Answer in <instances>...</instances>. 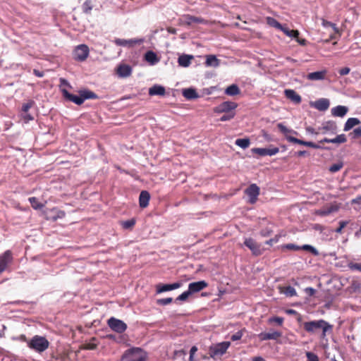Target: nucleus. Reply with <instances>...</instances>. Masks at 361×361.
Here are the masks:
<instances>
[{
    "instance_id": "f257e3e1",
    "label": "nucleus",
    "mask_w": 361,
    "mask_h": 361,
    "mask_svg": "<svg viewBox=\"0 0 361 361\" xmlns=\"http://www.w3.org/2000/svg\"><path fill=\"white\" fill-rule=\"evenodd\" d=\"M303 328L309 334H314L322 331L320 338H326L328 334H331L333 331V325L324 319L313 320L305 322L303 323Z\"/></svg>"
},
{
    "instance_id": "f03ea898",
    "label": "nucleus",
    "mask_w": 361,
    "mask_h": 361,
    "mask_svg": "<svg viewBox=\"0 0 361 361\" xmlns=\"http://www.w3.org/2000/svg\"><path fill=\"white\" fill-rule=\"evenodd\" d=\"M63 96L66 100L72 102L78 105H81L86 99H98L97 94L94 92L84 89L78 91L79 96L71 94L66 89L61 88Z\"/></svg>"
},
{
    "instance_id": "7ed1b4c3",
    "label": "nucleus",
    "mask_w": 361,
    "mask_h": 361,
    "mask_svg": "<svg viewBox=\"0 0 361 361\" xmlns=\"http://www.w3.org/2000/svg\"><path fill=\"white\" fill-rule=\"evenodd\" d=\"M27 346L37 353H42L49 348V342L45 337L36 335L27 342Z\"/></svg>"
},
{
    "instance_id": "20e7f679",
    "label": "nucleus",
    "mask_w": 361,
    "mask_h": 361,
    "mask_svg": "<svg viewBox=\"0 0 361 361\" xmlns=\"http://www.w3.org/2000/svg\"><path fill=\"white\" fill-rule=\"evenodd\" d=\"M145 359L146 353L140 348L128 350L122 357V360L125 361H145Z\"/></svg>"
},
{
    "instance_id": "39448f33",
    "label": "nucleus",
    "mask_w": 361,
    "mask_h": 361,
    "mask_svg": "<svg viewBox=\"0 0 361 361\" xmlns=\"http://www.w3.org/2000/svg\"><path fill=\"white\" fill-rule=\"evenodd\" d=\"M230 345L231 343L229 341H224L211 346L209 348L210 357L214 358L215 357L223 355L226 352Z\"/></svg>"
},
{
    "instance_id": "423d86ee",
    "label": "nucleus",
    "mask_w": 361,
    "mask_h": 361,
    "mask_svg": "<svg viewBox=\"0 0 361 361\" xmlns=\"http://www.w3.org/2000/svg\"><path fill=\"white\" fill-rule=\"evenodd\" d=\"M107 324L111 330L118 334H122L127 329V324L123 321L114 317L108 319Z\"/></svg>"
},
{
    "instance_id": "0eeeda50",
    "label": "nucleus",
    "mask_w": 361,
    "mask_h": 361,
    "mask_svg": "<svg viewBox=\"0 0 361 361\" xmlns=\"http://www.w3.org/2000/svg\"><path fill=\"white\" fill-rule=\"evenodd\" d=\"M13 260V254L9 250L0 255V274L7 269L8 266L12 264Z\"/></svg>"
},
{
    "instance_id": "6e6552de",
    "label": "nucleus",
    "mask_w": 361,
    "mask_h": 361,
    "mask_svg": "<svg viewBox=\"0 0 361 361\" xmlns=\"http://www.w3.org/2000/svg\"><path fill=\"white\" fill-rule=\"evenodd\" d=\"M238 104L234 102L226 101L214 108V112L217 114L235 112Z\"/></svg>"
},
{
    "instance_id": "1a4fd4ad",
    "label": "nucleus",
    "mask_w": 361,
    "mask_h": 361,
    "mask_svg": "<svg viewBox=\"0 0 361 361\" xmlns=\"http://www.w3.org/2000/svg\"><path fill=\"white\" fill-rule=\"evenodd\" d=\"M244 245L251 250L254 255L256 256L262 255L264 251L262 245L251 238H245Z\"/></svg>"
},
{
    "instance_id": "9d476101",
    "label": "nucleus",
    "mask_w": 361,
    "mask_h": 361,
    "mask_svg": "<svg viewBox=\"0 0 361 361\" xmlns=\"http://www.w3.org/2000/svg\"><path fill=\"white\" fill-rule=\"evenodd\" d=\"M144 42L143 39L135 38L130 39H124L116 38L114 40V43L117 46L126 47L128 48L134 47L137 45H140Z\"/></svg>"
},
{
    "instance_id": "9b49d317",
    "label": "nucleus",
    "mask_w": 361,
    "mask_h": 361,
    "mask_svg": "<svg viewBox=\"0 0 361 361\" xmlns=\"http://www.w3.org/2000/svg\"><path fill=\"white\" fill-rule=\"evenodd\" d=\"M89 55V48L85 44L78 45L74 50V58L80 61H85Z\"/></svg>"
},
{
    "instance_id": "f8f14e48",
    "label": "nucleus",
    "mask_w": 361,
    "mask_h": 361,
    "mask_svg": "<svg viewBox=\"0 0 361 361\" xmlns=\"http://www.w3.org/2000/svg\"><path fill=\"white\" fill-rule=\"evenodd\" d=\"M245 194L249 197V202L254 204L257 200V197L259 195V188L255 183L251 184L245 190Z\"/></svg>"
},
{
    "instance_id": "ddd939ff",
    "label": "nucleus",
    "mask_w": 361,
    "mask_h": 361,
    "mask_svg": "<svg viewBox=\"0 0 361 361\" xmlns=\"http://www.w3.org/2000/svg\"><path fill=\"white\" fill-rule=\"evenodd\" d=\"M252 152L256 154L265 157V156H272L276 154L279 152L278 147H266V148H254L252 149Z\"/></svg>"
},
{
    "instance_id": "4468645a",
    "label": "nucleus",
    "mask_w": 361,
    "mask_h": 361,
    "mask_svg": "<svg viewBox=\"0 0 361 361\" xmlns=\"http://www.w3.org/2000/svg\"><path fill=\"white\" fill-rule=\"evenodd\" d=\"M208 286V283L205 281H199L189 283L188 290L191 294H194L201 291Z\"/></svg>"
},
{
    "instance_id": "2eb2a0df",
    "label": "nucleus",
    "mask_w": 361,
    "mask_h": 361,
    "mask_svg": "<svg viewBox=\"0 0 361 361\" xmlns=\"http://www.w3.org/2000/svg\"><path fill=\"white\" fill-rule=\"evenodd\" d=\"M282 336L281 332L278 331H271V332H262L258 334V337L260 341H267V340H277Z\"/></svg>"
},
{
    "instance_id": "dca6fc26",
    "label": "nucleus",
    "mask_w": 361,
    "mask_h": 361,
    "mask_svg": "<svg viewBox=\"0 0 361 361\" xmlns=\"http://www.w3.org/2000/svg\"><path fill=\"white\" fill-rule=\"evenodd\" d=\"M181 286V283L176 282L171 284L159 283L157 286V293H161L166 291L173 290L179 288Z\"/></svg>"
},
{
    "instance_id": "f3484780",
    "label": "nucleus",
    "mask_w": 361,
    "mask_h": 361,
    "mask_svg": "<svg viewBox=\"0 0 361 361\" xmlns=\"http://www.w3.org/2000/svg\"><path fill=\"white\" fill-rule=\"evenodd\" d=\"M285 97L295 104H299L302 102V98L294 90L286 89L284 90Z\"/></svg>"
},
{
    "instance_id": "a211bd4d",
    "label": "nucleus",
    "mask_w": 361,
    "mask_h": 361,
    "mask_svg": "<svg viewBox=\"0 0 361 361\" xmlns=\"http://www.w3.org/2000/svg\"><path fill=\"white\" fill-rule=\"evenodd\" d=\"M132 68L127 64H121L117 67L116 73L121 78H126L131 75Z\"/></svg>"
},
{
    "instance_id": "6ab92c4d",
    "label": "nucleus",
    "mask_w": 361,
    "mask_h": 361,
    "mask_svg": "<svg viewBox=\"0 0 361 361\" xmlns=\"http://www.w3.org/2000/svg\"><path fill=\"white\" fill-rule=\"evenodd\" d=\"M150 199V195L148 191H141L139 196V204L141 208H145L148 206Z\"/></svg>"
},
{
    "instance_id": "aec40b11",
    "label": "nucleus",
    "mask_w": 361,
    "mask_h": 361,
    "mask_svg": "<svg viewBox=\"0 0 361 361\" xmlns=\"http://www.w3.org/2000/svg\"><path fill=\"white\" fill-rule=\"evenodd\" d=\"M339 209H340V207L338 204H333L327 208H324V209L318 210L317 212V214L318 215L325 216H328L329 214H330L333 212H336L338 211Z\"/></svg>"
},
{
    "instance_id": "412c9836",
    "label": "nucleus",
    "mask_w": 361,
    "mask_h": 361,
    "mask_svg": "<svg viewBox=\"0 0 361 361\" xmlns=\"http://www.w3.org/2000/svg\"><path fill=\"white\" fill-rule=\"evenodd\" d=\"M330 105L329 101L327 99L322 98L317 100L314 106L319 111H326L329 109Z\"/></svg>"
},
{
    "instance_id": "4be33fe9",
    "label": "nucleus",
    "mask_w": 361,
    "mask_h": 361,
    "mask_svg": "<svg viewBox=\"0 0 361 361\" xmlns=\"http://www.w3.org/2000/svg\"><path fill=\"white\" fill-rule=\"evenodd\" d=\"M166 94L165 88L159 85H154L149 89V94L150 96L159 95L164 96Z\"/></svg>"
},
{
    "instance_id": "5701e85b",
    "label": "nucleus",
    "mask_w": 361,
    "mask_h": 361,
    "mask_svg": "<svg viewBox=\"0 0 361 361\" xmlns=\"http://www.w3.org/2000/svg\"><path fill=\"white\" fill-rule=\"evenodd\" d=\"M193 58L192 55L183 54L178 59V65L182 67H188L191 64Z\"/></svg>"
},
{
    "instance_id": "b1692460",
    "label": "nucleus",
    "mask_w": 361,
    "mask_h": 361,
    "mask_svg": "<svg viewBox=\"0 0 361 361\" xmlns=\"http://www.w3.org/2000/svg\"><path fill=\"white\" fill-rule=\"evenodd\" d=\"M348 110L346 106L338 105L331 109V114L334 116L343 117L347 114Z\"/></svg>"
},
{
    "instance_id": "393cba45",
    "label": "nucleus",
    "mask_w": 361,
    "mask_h": 361,
    "mask_svg": "<svg viewBox=\"0 0 361 361\" xmlns=\"http://www.w3.org/2000/svg\"><path fill=\"white\" fill-rule=\"evenodd\" d=\"M326 73V71L312 72L309 73L307 78L310 80H323L325 78Z\"/></svg>"
},
{
    "instance_id": "a878e982",
    "label": "nucleus",
    "mask_w": 361,
    "mask_h": 361,
    "mask_svg": "<svg viewBox=\"0 0 361 361\" xmlns=\"http://www.w3.org/2000/svg\"><path fill=\"white\" fill-rule=\"evenodd\" d=\"M220 64V61L215 55H207L206 56L205 65L207 66L218 67Z\"/></svg>"
},
{
    "instance_id": "bb28decb",
    "label": "nucleus",
    "mask_w": 361,
    "mask_h": 361,
    "mask_svg": "<svg viewBox=\"0 0 361 361\" xmlns=\"http://www.w3.org/2000/svg\"><path fill=\"white\" fill-rule=\"evenodd\" d=\"M96 0H86L82 5V10L85 14H90Z\"/></svg>"
},
{
    "instance_id": "cd10ccee",
    "label": "nucleus",
    "mask_w": 361,
    "mask_h": 361,
    "mask_svg": "<svg viewBox=\"0 0 361 361\" xmlns=\"http://www.w3.org/2000/svg\"><path fill=\"white\" fill-rule=\"evenodd\" d=\"M183 95L187 99H194L199 97L196 90L192 88H188V89L183 90Z\"/></svg>"
},
{
    "instance_id": "c85d7f7f",
    "label": "nucleus",
    "mask_w": 361,
    "mask_h": 361,
    "mask_svg": "<svg viewBox=\"0 0 361 361\" xmlns=\"http://www.w3.org/2000/svg\"><path fill=\"white\" fill-rule=\"evenodd\" d=\"M145 59L151 64H155L159 61L157 54L152 51H148L145 54Z\"/></svg>"
},
{
    "instance_id": "c756f323",
    "label": "nucleus",
    "mask_w": 361,
    "mask_h": 361,
    "mask_svg": "<svg viewBox=\"0 0 361 361\" xmlns=\"http://www.w3.org/2000/svg\"><path fill=\"white\" fill-rule=\"evenodd\" d=\"M360 120L357 118H350L347 120V121L345 123L344 126V130L348 131L351 128H353L356 125H358L360 123Z\"/></svg>"
},
{
    "instance_id": "7c9ffc66",
    "label": "nucleus",
    "mask_w": 361,
    "mask_h": 361,
    "mask_svg": "<svg viewBox=\"0 0 361 361\" xmlns=\"http://www.w3.org/2000/svg\"><path fill=\"white\" fill-rule=\"evenodd\" d=\"M323 142L327 143H344L346 142V137L344 134L337 135L334 139L324 138Z\"/></svg>"
},
{
    "instance_id": "2f4dec72",
    "label": "nucleus",
    "mask_w": 361,
    "mask_h": 361,
    "mask_svg": "<svg viewBox=\"0 0 361 361\" xmlns=\"http://www.w3.org/2000/svg\"><path fill=\"white\" fill-rule=\"evenodd\" d=\"M225 93L229 96H235L240 93V89L236 85H231L225 90Z\"/></svg>"
},
{
    "instance_id": "473e14b6",
    "label": "nucleus",
    "mask_w": 361,
    "mask_h": 361,
    "mask_svg": "<svg viewBox=\"0 0 361 361\" xmlns=\"http://www.w3.org/2000/svg\"><path fill=\"white\" fill-rule=\"evenodd\" d=\"M281 30L286 35L293 38H298L300 35L299 31L297 30H289L288 27H283Z\"/></svg>"
},
{
    "instance_id": "72a5a7b5",
    "label": "nucleus",
    "mask_w": 361,
    "mask_h": 361,
    "mask_svg": "<svg viewBox=\"0 0 361 361\" xmlns=\"http://www.w3.org/2000/svg\"><path fill=\"white\" fill-rule=\"evenodd\" d=\"M336 128V123L333 121H329L323 124V129L326 131H335Z\"/></svg>"
},
{
    "instance_id": "f704fd0d",
    "label": "nucleus",
    "mask_w": 361,
    "mask_h": 361,
    "mask_svg": "<svg viewBox=\"0 0 361 361\" xmlns=\"http://www.w3.org/2000/svg\"><path fill=\"white\" fill-rule=\"evenodd\" d=\"M289 140L295 142V143H298V144H300V145H303L305 146H308V147H316L317 145L312 142H306V141H303V140H299L298 138H295V137H290L288 138Z\"/></svg>"
},
{
    "instance_id": "c9c22d12",
    "label": "nucleus",
    "mask_w": 361,
    "mask_h": 361,
    "mask_svg": "<svg viewBox=\"0 0 361 361\" xmlns=\"http://www.w3.org/2000/svg\"><path fill=\"white\" fill-rule=\"evenodd\" d=\"M235 145L245 149L249 147L250 141L248 138L237 139L235 142Z\"/></svg>"
},
{
    "instance_id": "e433bc0d",
    "label": "nucleus",
    "mask_w": 361,
    "mask_h": 361,
    "mask_svg": "<svg viewBox=\"0 0 361 361\" xmlns=\"http://www.w3.org/2000/svg\"><path fill=\"white\" fill-rule=\"evenodd\" d=\"M283 293L287 297H293L297 295L295 289L290 286H286Z\"/></svg>"
},
{
    "instance_id": "4c0bfd02",
    "label": "nucleus",
    "mask_w": 361,
    "mask_h": 361,
    "mask_svg": "<svg viewBox=\"0 0 361 361\" xmlns=\"http://www.w3.org/2000/svg\"><path fill=\"white\" fill-rule=\"evenodd\" d=\"M135 220L134 219H130L121 222V226L124 229H130L135 226Z\"/></svg>"
},
{
    "instance_id": "58836bf2",
    "label": "nucleus",
    "mask_w": 361,
    "mask_h": 361,
    "mask_svg": "<svg viewBox=\"0 0 361 361\" xmlns=\"http://www.w3.org/2000/svg\"><path fill=\"white\" fill-rule=\"evenodd\" d=\"M29 202L35 209H41L43 207V204L39 202L35 197H30Z\"/></svg>"
},
{
    "instance_id": "ea45409f",
    "label": "nucleus",
    "mask_w": 361,
    "mask_h": 361,
    "mask_svg": "<svg viewBox=\"0 0 361 361\" xmlns=\"http://www.w3.org/2000/svg\"><path fill=\"white\" fill-rule=\"evenodd\" d=\"M300 250L309 251L314 256L319 255L318 250L314 247L310 245H304L301 247Z\"/></svg>"
},
{
    "instance_id": "a19ab883",
    "label": "nucleus",
    "mask_w": 361,
    "mask_h": 361,
    "mask_svg": "<svg viewBox=\"0 0 361 361\" xmlns=\"http://www.w3.org/2000/svg\"><path fill=\"white\" fill-rule=\"evenodd\" d=\"M343 166V164L342 161H338L333 165H331L330 167H329V171L331 172V173H335V172H337L339 170L341 169V168Z\"/></svg>"
},
{
    "instance_id": "79ce46f5",
    "label": "nucleus",
    "mask_w": 361,
    "mask_h": 361,
    "mask_svg": "<svg viewBox=\"0 0 361 361\" xmlns=\"http://www.w3.org/2000/svg\"><path fill=\"white\" fill-rule=\"evenodd\" d=\"M322 25L324 26V27H331L334 30L335 32H338V27H336V25L330 22V21H328L326 20H325L324 18H322Z\"/></svg>"
},
{
    "instance_id": "37998d69",
    "label": "nucleus",
    "mask_w": 361,
    "mask_h": 361,
    "mask_svg": "<svg viewBox=\"0 0 361 361\" xmlns=\"http://www.w3.org/2000/svg\"><path fill=\"white\" fill-rule=\"evenodd\" d=\"M192 295L191 293L188 289L186 291L181 293L176 299V300H180V301H185L188 297Z\"/></svg>"
},
{
    "instance_id": "c03bdc74",
    "label": "nucleus",
    "mask_w": 361,
    "mask_h": 361,
    "mask_svg": "<svg viewBox=\"0 0 361 361\" xmlns=\"http://www.w3.org/2000/svg\"><path fill=\"white\" fill-rule=\"evenodd\" d=\"M172 301H173L172 298H166L158 299L157 300V303L158 305L164 306V305H167L170 304L171 302H172Z\"/></svg>"
},
{
    "instance_id": "a18cd8bd",
    "label": "nucleus",
    "mask_w": 361,
    "mask_h": 361,
    "mask_svg": "<svg viewBox=\"0 0 361 361\" xmlns=\"http://www.w3.org/2000/svg\"><path fill=\"white\" fill-rule=\"evenodd\" d=\"M235 115V112H230V113H225V114L224 116H222L221 118H220V121H229L232 118H234Z\"/></svg>"
},
{
    "instance_id": "49530a36",
    "label": "nucleus",
    "mask_w": 361,
    "mask_h": 361,
    "mask_svg": "<svg viewBox=\"0 0 361 361\" xmlns=\"http://www.w3.org/2000/svg\"><path fill=\"white\" fill-rule=\"evenodd\" d=\"M187 18L189 20L188 24H190L192 23H202L204 22V20L202 18L192 16H188Z\"/></svg>"
},
{
    "instance_id": "de8ad7c7",
    "label": "nucleus",
    "mask_w": 361,
    "mask_h": 361,
    "mask_svg": "<svg viewBox=\"0 0 361 361\" xmlns=\"http://www.w3.org/2000/svg\"><path fill=\"white\" fill-rule=\"evenodd\" d=\"M268 23L274 27L281 30L283 27L275 19L272 18H267Z\"/></svg>"
},
{
    "instance_id": "09e8293b",
    "label": "nucleus",
    "mask_w": 361,
    "mask_h": 361,
    "mask_svg": "<svg viewBox=\"0 0 361 361\" xmlns=\"http://www.w3.org/2000/svg\"><path fill=\"white\" fill-rule=\"evenodd\" d=\"M275 322L278 325L281 326L283 322V318L279 317H274L269 319V323H273Z\"/></svg>"
},
{
    "instance_id": "8fccbe9b",
    "label": "nucleus",
    "mask_w": 361,
    "mask_h": 361,
    "mask_svg": "<svg viewBox=\"0 0 361 361\" xmlns=\"http://www.w3.org/2000/svg\"><path fill=\"white\" fill-rule=\"evenodd\" d=\"M306 357L308 361H319L318 356L312 352H307Z\"/></svg>"
},
{
    "instance_id": "3c124183",
    "label": "nucleus",
    "mask_w": 361,
    "mask_h": 361,
    "mask_svg": "<svg viewBox=\"0 0 361 361\" xmlns=\"http://www.w3.org/2000/svg\"><path fill=\"white\" fill-rule=\"evenodd\" d=\"M243 330H240V331H237L236 333H235L234 334H233L231 337V339L233 341H238L243 337Z\"/></svg>"
},
{
    "instance_id": "603ef678",
    "label": "nucleus",
    "mask_w": 361,
    "mask_h": 361,
    "mask_svg": "<svg viewBox=\"0 0 361 361\" xmlns=\"http://www.w3.org/2000/svg\"><path fill=\"white\" fill-rule=\"evenodd\" d=\"M33 104H34L33 101H30L25 104H23V106H22L23 113L28 112L29 109L33 106Z\"/></svg>"
},
{
    "instance_id": "864d4df0",
    "label": "nucleus",
    "mask_w": 361,
    "mask_h": 361,
    "mask_svg": "<svg viewBox=\"0 0 361 361\" xmlns=\"http://www.w3.org/2000/svg\"><path fill=\"white\" fill-rule=\"evenodd\" d=\"M277 127L279 130L283 133L284 135H287L288 133L291 132V130L287 128L283 123H278Z\"/></svg>"
},
{
    "instance_id": "5fc2aeb1",
    "label": "nucleus",
    "mask_w": 361,
    "mask_h": 361,
    "mask_svg": "<svg viewBox=\"0 0 361 361\" xmlns=\"http://www.w3.org/2000/svg\"><path fill=\"white\" fill-rule=\"evenodd\" d=\"M348 223H349V221H341L339 222V227L337 228L335 231L336 233H341L343 228H345L348 224Z\"/></svg>"
},
{
    "instance_id": "6e6d98bb",
    "label": "nucleus",
    "mask_w": 361,
    "mask_h": 361,
    "mask_svg": "<svg viewBox=\"0 0 361 361\" xmlns=\"http://www.w3.org/2000/svg\"><path fill=\"white\" fill-rule=\"evenodd\" d=\"M66 216V213L62 210H56V215L52 217L54 221L57 220L58 219H63Z\"/></svg>"
},
{
    "instance_id": "4d7b16f0",
    "label": "nucleus",
    "mask_w": 361,
    "mask_h": 361,
    "mask_svg": "<svg viewBox=\"0 0 361 361\" xmlns=\"http://www.w3.org/2000/svg\"><path fill=\"white\" fill-rule=\"evenodd\" d=\"M21 116H22V118L23 119V121H25V123H28L30 121H32L34 119V118L27 112L23 113Z\"/></svg>"
},
{
    "instance_id": "13d9d810",
    "label": "nucleus",
    "mask_w": 361,
    "mask_h": 361,
    "mask_svg": "<svg viewBox=\"0 0 361 361\" xmlns=\"http://www.w3.org/2000/svg\"><path fill=\"white\" fill-rule=\"evenodd\" d=\"M284 247L286 249L290 250H300L301 248V247L296 245L295 244H293V243L286 244Z\"/></svg>"
},
{
    "instance_id": "bf43d9fd",
    "label": "nucleus",
    "mask_w": 361,
    "mask_h": 361,
    "mask_svg": "<svg viewBox=\"0 0 361 361\" xmlns=\"http://www.w3.org/2000/svg\"><path fill=\"white\" fill-rule=\"evenodd\" d=\"M350 134L353 135L354 138L361 137V128H355Z\"/></svg>"
},
{
    "instance_id": "052dcab7",
    "label": "nucleus",
    "mask_w": 361,
    "mask_h": 361,
    "mask_svg": "<svg viewBox=\"0 0 361 361\" xmlns=\"http://www.w3.org/2000/svg\"><path fill=\"white\" fill-rule=\"evenodd\" d=\"M350 71V69L348 67H344L339 70V74L341 75H348Z\"/></svg>"
},
{
    "instance_id": "680f3d73",
    "label": "nucleus",
    "mask_w": 361,
    "mask_h": 361,
    "mask_svg": "<svg viewBox=\"0 0 361 361\" xmlns=\"http://www.w3.org/2000/svg\"><path fill=\"white\" fill-rule=\"evenodd\" d=\"M350 267L353 270H357L361 272V263L352 264Z\"/></svg>"
},
{
    "instance_id": "e2e57ef3",
    "label": "nucleus",
    "mask_w": 361,
    "mask_h": 361,
    "mask_svg": "<svg viewBox=\"0 0 361 361\" xmlns=\"http://www.w3.org/2000/svg\"><path fill=\"white\" fill-rule=\"evenodd\" d=\"M278 242V238L276 237L274 238H271L265 242L266 245H272L274 243H276Z\"/></svg>"
},
{
    "instance_id": "0e129e2a",
    "label": "nucleus",
    "mask_w": 361,
    "mask_h": 361,
    "mask_svg": "<svg viewBox=\"0 0 361 361\" xmlns=\"http://www.w3.org/2000/svg\"><path fill=\"white\" fill-rule=\"evenodd\" d=\"M295 39L300 45L305 46L307 44V40L305 39H301L299 37V36L298 37V38Z\"/></svg>"
},
{
    "instance_id": "69168bd1",
    "label": "nucleus",
    "mask_w": 361,
    "mask_h": 361,
    "mask_svg": "<svg viewBox=\"0 0 361 361\" xmlns=\"http://www.w3.org/2000/svg\"><path fill=\"white\" fill-rule=\"evenodd\" d=\"M60 86H63V85H65V86H68V87H71V85L70 84L68 83V82L64 79V78H61L60 79Z\"/></svg>"
},
{
    "instance_id": "338daca9",
    "label": "nucleus",
    "mask_w": 361,
    "mask_h": 361,
    "mask_svg": "<svg viewBox=\"0 0 361 361\" xmlns=\"http://www.w3.org/2000/svg\"><path fill=\"white\" fill-rule=\"evenodd\" d=\"M33 73L39 78H42L44 76V73L37 69L33 70Z\"/></svg>"
},
{
    "instance_id": "774afa93",
    "label": "nucleus",
    "mask_w": 361,
    "mask_h": 361,
    "mask_svg": "<svg viewBox=\"0 0 361 361\" xmlns=\"http://www.w3.org/2000/svg\"><path fill=\"white\" fill-rule=\"evenodd\" d=\"M361 202V196L357 197L356 198L352 200V203L353 204H359Z\"/></svg>"
}]
</instances>
